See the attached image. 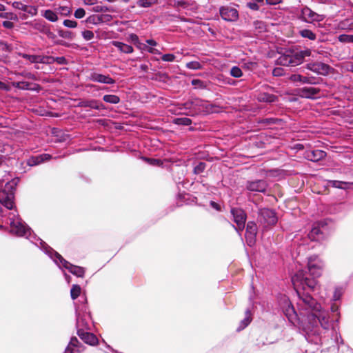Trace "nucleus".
<instances>
[{"label":"nucleus","mask_w":353,"mask_h":353,"mask_svg":"<svg viewBox=\"0 0 353 353\" xmlns=\"http://www.w3.org/2000/svg\"><path fill=\"white\" fill-rule=\"evenodd\" d=\"M292 281L299 298L297 305L300 315L306 317L311 325V331L319 323L323 329L328 330L331 325L328 312L322 310L321 306L309 294L317 284L314 278L310 279L306 272L300 270L292 276Z\"/></svg>","instance_id":"f257e3e1"},{"label":"nucleus","mask_w":353,"mask_h":353,"mask_svg":"<svg viewBox=\"0 0 353 353\" xmlns=\"http://www.w3.org/2000/svg\"><path fill=\"white\" fill-rule=\"evenodd\" d=\"M10 220V232L18 236H24L30 239L33 243L37 245V241H39L41 247L46 252L47 245L44 241L35 236H31V229L29 228L24 221H22L19 215L15 212H10L8 215Z\"/></svg>","instance_id":"f03ea898"},{"label":"nucleus","mask_w":353,"mask_h":353,"mask_svg":"<svg viewBox=\"0 0 353 353\" xmlns=\"http://www.w3.org/2000/svg\"><path fill=\"white\" fill-rule=\"evenodd\" d=\"M311 50H303L298 48L286 49L278 58V63L285 66H296L300 65L304 61L305 57L311 55Z\"/></svg>","instance_id":"7ed1b4c3"},{"label":"nucleus","mask_w":353,"mask_h":353,"mask_svg":"<svg viewBox=\"0 0 353 353\" xmlns=\"http://www.w3.org/2000/svg\"><path fill=\"white\" fill-rule=\"evenodd\" d=\"M46 252L59 267L62 265L64 268L68 269L72 274L78 277L83 276L85 271L83 268L71 264L51 248H46Z\"/></svg>","instance_id":"20e7f679"},{"label":"nucleus","mask_w":353,"mask_h":353,"mask_svg":"<svg viewBox=\"0 0 353 353\" xmlns=\"http://www.w3.org/2000/svg\"><path fill=\"white\" fill-rule=\"evenodd\" d=\"M16 185L15 180L8 181L0 191V203L9 210L14 208V191Z\"/></svg>","instance_id":"39448f33"},{"label":"nucleus","mask_w":353,"mask_h":353,"mask_svg":"<svg viewBox=\"0 0 353 353\" xmlns=\"http://www.w3.org/2000/svg\"><path fill=\"white\" fill-rule=\"evenodd\" d=\"M298 17L303 21L309 23L320 22L325 19V17L323 14L315 12L307 6L301 9L298 14Z\"/></svg>","instance_id":"423d86ee"},{"label":"nucleus","mask_w":353,"mask_h":353,"mask_svg":"<svg viewBox=\"0 0 353 353\" xmlns=\"http://www.w3.org/2000/svg\"><path fill=\"white\" fill-rule=\"evenodd\" d=\"M323 266V262L318 256L314 255L308 258L307 269L310 274L314 277H319L321 275Z\"/></svg>","instance_id":"0eeeda50"},{"label":"nucleus","mask_w":353,"mask_h":353,"mask_svg":"<svg viewBox=\"0 0 353 353\" xmlns=\"http://www.w3.org/2000/svg\"><path fill=\"white\" fill-rule=\"evenodd\" d=\"M280 306L288 320L294 323L296 320L298 314L289 299L286 296H283L280 301Z\"/></svg>","instance_id":"6e6552de"},{"label":"nucleus","mask_w":353,"mask_h":353,"mask_svg":"<svg viewBox=\"0 0 353 353\" xmlns=\"http://www.w3.org/2000/svg\"><path fill=\"white\" fill-rule=\"evenodd\" d=\"M231 214L233 216V221L236 224L235 230L238 232H242L245 228L247 218L245 212L242 209L234 208L231 209Z\"/></svg>","instance_id":"1a4fd4ad"},{"label":"nucleus","mask_w":353,"mask_h":353,"mask_svg":"<svg viewBox=\"0 0 353 353\" xmlns=\"http://www.w3.org/2000/svg\"><path fill=\"white\" fill-rule=\"evenodd\" d=\"M259 220L265 226L272 225L277 222V217L273 210L264 208L259 211Z\"/></svg>","instance_id":"9d476101"},{"label":"nucleus","mask_w":353,"mask_h":353,"mask_svg":"<svg viewBox=\"0 0 353 353\" xmlns=\"http://www.w3.org/2000/svg\"><path fill=\"white\" fill-rule=\"evenodd\" d=\"M221 18L227 21H236L239 19V12L230 6H222L219 8Z\"/></svg>","instance_id":"9b49d317"},{"label":"nucleus","mask_w":353,"mask_h":353,"mask_svg":"<svg viewBox=\"0 0 353 353\" xmlns=\"http://www.w3.org/2000/svg\"><path fill=\"white\" fill-rule=\"evenodd\" d=\"M307 69L321 75H327L330 73L332 68L322 62H314L307 63Z\"/></svg>","instance_id":"f8f14e48"},{"label":"nucleus","mask_w":353,"mask_h":353,"mask_svg":"<svg viewBox=\"0 0 353 353\" xmlns=\"http://www.w3.org/2000/svg\"><path fill=\"white\" fill-rule=\"evenodd\" d=\"M256 234H257L256 224L253 221H249L247 223V227H246L245 239H246L247 244L250 247H252L255 244Z\"/></svg>","instance_id":"ddd939ff"},{"label":"nucleus","mask_w":353,"mask_h":353,"mask_svg":"<svg viewBox=\"0 0 353 353\" xmlns=\"http://www.w3.org/2000/svg\"><path fill=\"white\" fill-rule=\"evenodd\" d=\"M268 184L264 180L248 181L246 183L245 188L250 192H265Z\"/></svg>","instance_id":"4468645a"},{"label":"nucleus","mask_w":353,"mask_h":353,"mask_svg":"<svg viewBox=\"0 0 353 353\" xmlns=\"http://www.w3.org/2000/svg\"><path fill=\"white\" fill-rule=\"evenodd\" d=\"M90 79L94 82L105 84H114L115 83V80L110 77L109 75H104L97 72L91 73Z\"/></svg>","instance_id":"2eb2a0df"},{"label":"nucleus","mask_w":353,"mask_h":353,"mask_svg":"<svg viewBox=\"0 0 353 353\" xmlns=\"http://www.w3.org/2000/svg\"><path fill=\"white\" fill-rule=\"evenodd\" d=\"M77 334L81 339L89 345H94L98 343L97 336L92 333L79 330Z\"/></svg>","instance_id":"dca6fc26"},{"label":"nucleus","mask_w":353,"mask_h":353,"mask_svg":"<svg viewBox=\"0 0 353 353\" xmlns=\"http://www.w3.org/2000/svg\"><path fill=\"white\" fill-rule=\"evenodd\" d=\"M77 316V331L79 330H89L90 325L89 321L90 320V314H86L82 316Z\"/></svg>","instance_id":"f3484780"},{"label":"nucleus","mask_w":353,"mask_h":353,"mask_svg":"<svg viewBox=\"0 0 353 353\" xmlns=\"http://www.w3.org/2000/svg\"><path fill=\"white\" fill-rule=\"evenodd\" d=\"M326 156V153L321 150H310L305 153V158L311 161H319L324 159Z\"/></svg>","instance_id":"a211bd4d"},{"label":"nucleus","mask_w":353,"mask_h":353,"mask_svg":"<svg viewBox=\"0 0 353 353\" xmlns=\"http://www.w3.org/2000/svg\"><path fill=\"white\" fill-rule=\"evenodd\" d=\"M51 156L48 154H42L38 156L32 157L28 160V165L30 166L37 165L43 162L50 160Z\"/></svg>","instance_id":"6ab92c4d"},{"label":"nucleus","mask_w":353,"mask_h":353,"mask_svg":"<svg viewBox=\"0 0 353 353\" xmlns=\"http://www.w3.org/2000/svg\"><path fill=\"white\" fill-rule=\"evenodd\" d=\"M79 343L78 339L76 337H72L64 353H80L83 349L79 346Z\"/></svg>","instance_id":"aec40b11"},{"label":"nucleus","mask_w":353,"mask_h":353,"mask_svg":"<svg viewBox=\"0 0 353 353\" xmlns=\"http://www.w3.org/2000/svg\"><path fill=\"white\" fill-rule=\"evenodd\" d=\"M319 92V89L313 87H304L299 91L300 96L305 98H312Z\"/></svg>","instance_id":"412c9836"},{"label":"nucleus","mask_w":353,"mask_h":353,"mask_svg":"<svg viewBox=\"0 0 353 353\" xmlns=\"http://www.w3.org/2000/svg\"><path fill=\"white\" fill-rule=\"evenodd\" d=\"M12 85L14 88L20 89V90H38L39 86L38 85L34 84V87H32V84L27 81H17L12 82Z\"/></svg>","instance_id":"4be33fe9"},{"label":"nucleus","mask_w":353,"mask_h":353,"mask_svg":"<svg viewBox=\"0 0 353 353\" xmlns=\"http://www.w3.org/2000/svg\"><path fill=\"white\" fill-rule=\"evenodd\" d=\"M112 46L116 47L121 52L125 53V54H130L132 53L134 50L132 46L124 43L123 42L117 41H112Z\"/></svg>","instance_id":"5701e85b"},{"label":"nucleus","mask_w":353,"mask_h":353,"mask_svg":"<svg viewBox=\"0 0 353 353\" xmlns=\"http://www.w3.org/2000/svg\"><path fill=\"white\" fill-rule=\"evenodd\" d=\"M307 236L311 241H320L323 239V232L318 226H314Z\"/></svg>","instance_id":"b1692460"},{"label":"nucleus","mask_w":353,"mask_h":353,"mask_svg":"<svg viewBox=\"0 0 353 353\" xmlns=\"http://www.w3.org/2000/svg\"><path fill=\"white\" fill-rule=\"evenodd\" d=\"M81 107H89L95 110H101L103 108V104L97 100L83 101L79 103Z\"/></svg>","instance_id":"393cba45"},{"label":"nucleus","mask_w":353,"mask_h":353,"mask_svg":"<svg viewBox=\"0 0 353 353\" xmlns=\"http://www.w3.org/2000/svg\"><path fill=\"white\" fill-rule=\"evenodd\" d=\"M278 97L267 92H261L257 96V99L261 102L272 103L277 100Z\"/></svg>","instance_id":"a878e982"},{"label":"nucleus","mask_w":353,"mask_h":353,"mask_svg":"<svg viewBox=\"0 0 353 353\" xmlns=\"http://www.w3.org/2000/svg\"><path fill=\"white\" fill-rule=\"evenodd\" d=\"M339 28L344 30H353V18L346 19L339 23Z\"/></svg>","instance_id":"bb28decb"},{"label":"nucleus","mask_w":353,"mask_h":353,"mask_svg":"<svg viewBox=\"0 0 353 353\" xmlns=\"http://www.w3.org/2000/svg\"><path fill=\"white\" fill-rule=\"evenodd\" d=\"M41 15L51 22H56L58 20L57 13L52 10L42 11Z\"/></svg>","instance_id":"cd10ccee"},{"label":"nucleus","mask_w":353,"mask_h":353,"mask_svg":"<svg viewBox=\"0 0 353 353\" xmlns=\"http://www.w3.org/2000/svg\"><path fill=\"white\" fill-rule=\"evenodd\" d=\"M85 299L82 301L81 305L76 306V316H82L83 314H90L87 305L85 304Z\"/></svg>","instance_id":"c85d7f7f"},{"label":"nucleus","mask_w":353,"mask_h":353,"mask_svg":"<svg viewBox=\"0 0 353 353\" xmlns=\"http://www.w3.org/2000/svg\"><path fill=\"white\" fill-rule=\"evenodd\" d=\"M46 37L48 39L53 40L55 44L61 45V46H65V47H70L71 46L70 43H68V42L64 41L63 40H57V41H55V39H56L57 36L51 30L50 31H47Z\"/></svg>","instance_id":"c756f323"},{"label":"nucleus","mask_w":353,"mask_h":353,"mask_svg":"<svg viewBox=\"0 0 353 353\" xmlns=\"http://www.w3.org/2000/svg\"><path fill=\"white\" fill-rule=\"evenodd\" d=\"M158 0H138L137 5L139 8H150L157 4Z\"/></svg>","instance_id":"7c9ffc66"},{"label":"nucleus","mask_w":353,"mask_h":353,"mask_svg":"<svg viewBox=\"0 0 353 353\" xmlns=\"http://www.w3.org/2000/svg\"><path fill=\"white\" fill-rule=\"evenodd\" d=\"M299 34L303 37L308 39L312 41H314L316 39V35L312 30L308 29H303L299 31Z\"/></svg>","instance_id":"2f4dec72"},{"label":"nucleus","mask_w":353,"mask_h":353,"mask_svg":"<svg viewBox=\"0 0 353 353\" xmlns=\"http://www.w3.org/2000/svg\"><path fill=\"white\" fill-rule=\"evenodd\" d=\"M103 100L111 104H117L120 102L119 97L114 94H105L103 96Z\"/></svg>","instance_id":"473e14b6"},{"label":"nucleus","mask_w":353,"mask_h":353,"mask_svg":"<svg viewBox=\"0 0 353 353\" xmlns=\"http://www.w3.org/2000/svg\"><path fill=\"white\" fill-rule=\"evenodd\" d=\"M251 322V318H250V310H246L245 312V317L244 319L241 322L240 327L238 328V330H241L244 329L245 327H247L250 323Z\"/></svg>","instance_id":"72a5a7b5"},{"label":"nucleus","mask_w":353,"mask_h":353,"mask_svg":"<svg viewBox=\"0 0 353 353\" xmlns=\"http://www.w3.org/2000/svg\"><path fill=\"white\" fill-rule=\"evenodd\" d=\"M58 34L61 37L64 38V39H70V40L74 39L76 36L75 33H74L71 31H69V30H59Z\"/></svg>","instance_id":"f704fd0d"},{"label":"nucleus","mask_w":353,"mask_h":353,"mask_svg":"<svg viewBox=\"0 0 353 353\" xmlns=\"http://www.w3.org/2000/svg\"><path fill=\"white\" fill-rule=\"evenodd\" d=\"M330 184L332 187L336 188L345 189V188H347V186L349 183L347 182H344V181L333 180V181H330Z\"/></svg>","instance_id":"c9c22d12"},{"label":"nucleus","mask_w":353,"mask_h":353,"mask_svg":"<svg viewBox=\"0 0 353 353\" xmlns=\"http://www.w3.org/2000/svg\"><path fill=\"white\" fill-rule=\"evenodd\" d=\"M81 287L79 285H73L70 290L71 298L74 300L76 299L81 293Z\"/></svg>","instance_id":"e433bc0d"},{"label":"nucleus","mask_w":353,"mask_h":353,"mask_svg":"<svg viewBox=\"0 0 353 353\" xmlns=\"http://www.w3.org/2000/svg\"><path fill=\"white\" fill-rule=\"evenodd\" d=\"M86 22L94 25L101 23V19L99 15L93 14L87 18Z\"/></svg>","instance_id":"4c0bfd02"},{"label":"nucleus","mask_w":353,"mask_h":353,"mask_svg":"<svg viewBox=\"0 0 353 353\" xmlns=\"http://www.w3.org/2000/svg\"><path fill=\"white\" fill-rule=\"evenodd\" d=\"M230 74L234 78H239L243 76V72L239 67L233 66L230 69Z\"/></svg>","instance_id":"58836bf2"},{"label":"nucleus","mask_w":353,"mask_h":353,"mask_svg":"<svg viewBox=\"0 0 353 353\" xmlns=\"http://www.w3.org/2000/svg\"><path fill=\"white\" fill-rule=\"evenodd\" d=\"M174 123L177 125H189L192 123V121L188 117H179L174 119Z\"/></svg>","instance_id":"ea45409f"},{"label":"nucleus","mask_w":353,"mask_h":353,"mask_svg":"<svg viewBox=\"0 0 353 353\" xmlns=\"http://www.w3.org/2000/svg\"><path fill=\"white\" fill-rule=\"evenodd\" d=\"M21 57L28 60L31 63H39L40 55H30L27 54H21Z\"/></svg>","instance_id":"a19ab883"},{"label":"nucleus","mask_w":353,"mask_h":353,"mask_svg":"<svg viewBox=\"0 0 353 353\" xmlns=\"http://www.w3.org/2000/svg\"><path fill=\"white\" fill-rule=\"evenodd\" d=\"M186 68L190 70H200L203 68V65L199 61H193L187 63Z\"/></svg>","instance_id":"79ce46f5"},{"label":"nucleus","mask_w":353,"mask_h":353,"mask_svg":"<svg viewBox=\"0 0 353 353\" xmlns=\"http://www.w3.org/2000/svg\"><path fill=\"white\" fill-rule=\"evenodd\" d=\"M40 63L52 64L54 63V57L52 56H41L39 57Z\"/></svg>","instance_id":"37998d69"},{"label":"nucleus","mask_w":353,"mask_h":353,"mask_svg":"<svg viewBox=\"0 0 353 353\" xmlns=\"http://www.w3.org/2000/svg\"><path fill=\"white\" fill-rule=\"evenodd\" d=\"M92 10L95 12H113L112 8L99 5L93 7Z\"/></svg>","instance_id":"c03bdc74"},{"label":"nucleus","mask_w":353,"mask_h":353,"mask_svg":"<svg viewBox=\"0 0 353 353\" xmlns=\"http://www.w3.org/2000/svg\"><path fill=\"white\" fill-rule=\"evenodd\" d=\"M339 41L343 43H353V35L341 34Z\"/></svg>","instance_id":"a18cd8bd"},{"label":"nucleus","mask_w":353,"mask_h":353,"mask_svg":"<svg viewBox=\"0 0 353 353\" xmlns=\"http://www.w3.org/2000/svg\"><path fill=\"white\" fill-rule=\"evenodd\" d=\"M12 7L17 10L26 12L27 5L21 1H14L12 3Z\"/></svg>","instance_id":"49530a36"},{"label":"nucleus","mask_w":353,"mask_h":353,"mask_svg":"<svg viewBox=\"0 0 353 353\" xmlns=\"http://www.w3.org/2000/svg\"><path fill=\"white\" fill-rule=\"evenodd\" d=\"M26 12L33 17L37 14L38 9L37 6L27 5Z\"/></svg>","instance_id":"de8ad7c7"},{"label":"nucleus","mask_w":353,"mask_h":353,"mask_svg":"<svg viewBox=\"0 0 353 353\" xmlns=\"http://www.w3.org/2000/svg\"><path fill=\"white\" fill-rule=\"evenodd\" d=\"M192 85H194L195 88L203 89L206 88L205 83L200 79H193L192 81Z\"/></svg>","instance_id":"09e8293b"},{"label":"nucleus","mask_w":353,"mask_h":353,"mask_svg":"<svg viewBox=\"0 0 353 353\" xmlns=\"http://www.w3.org/2000/svg\"><path fill=\"white\" fill-rule=\"evenodd\" d=\"M16 74L18 76L23 77L24 78L28 79H31V80L37 79V77L34 74L29 72H26V71L22 72L21 73H17Z\"/></svg>","instance_id":"8fccbe9b"},{"label":"nucleus","mask_w":353,"mask_h":353,"mask_svg":"<svg viewBox=\"0 0 353 353\" xmlns=\"http://www.w3.org/2000/svg\"><path fill=\"white\" fill-rule=\"evenodd\" d=\"M206 164L203 162H200L194 168V172L196 174H201L205 169Z\"/></svg>","instance_id":"3c124183"},{"label":"nucleus","mask_w":353,"mask_h":353,"mask_svg":"<svg viewBox=\"0 0 353 353\" xmlns=\"http://www.w3.org/2000/svg\"><path fill=\"white\" fill-rule=\"evenodd\" d=\"M63 24L64 26L70 28H74L77 26V22L73 20L65 19L63 21Z\"/></svg>","instance_id":"603ef678"},{"label":"nucleus","mask_w":353,"mask_h":353,"mask_svg":"<svg viewBox=\"0 0 353 353\" xmlns=\"http://www.w3.org/2000/svg\"><path fill=\"white\" fill-rule=\"evenodd\" d=\"M82 36L86 41H90L94 38V33L90 30H84L82 32Z\"/></svg>","instance_id":"864d4df0"},{"label":"nucleus","mask_w":353,"mask_h":353,"mask_svg":"<svg viewBox=\"0 0 353 353\" xmlns=\"http://www.w3.org/2000/svg\"><path fill=\"white\" fill-rule=\"evenodd\" d=\"M175 55L173 54H165L162 56L161 59L166 62H172L175 60Z\"/></svg>","instance_id":"5fc2aeb1"},{"label":"nucleus","mask_w":353,"mask_h":353,"mask_svg":"<svg viewBox=\"0 0 353 353\" xmlns=\"http://www.w3.org/2000/svg\"><path fill=\"white\" fill-rule=\"evenodd\" d=\"M279 120L275 118H266L261 121V123L267 125L276 123Z\"/></svg>","instance_id":"6e6d98bb"},{"label":"nucleus","mask_w":353,"mask_h":353,"mask_svg":"<svg viewBox=\"0 0 353 353\" xmlns=\"http://www.w3.org/2000/svg\"><path fill=\"white\" fill-rule=\"evenodd\" d=\"M85 14V11L83 8H78L76 10V11L74 13V16L77 19H81L83 18Z\"/></svg>","instance_id":"4d7b16f0"},{"label":"nucleus","mask_w":353,"mask_h":353,"mask_svg":"<svg viewBox=\"0 0 353 353\" xmlns=\"http://www.w3.org/2000/svg\"><path fill=\"white\" fill-rule=\"evenodd\" d=\"M301 83H308V84H314V77H307L301 76Z\"/></svg>","instance_id":"13d9d810"},{"label":"nucleus","mask_w":353,"mask_h":353,"mask_svg":"<svg viewBox=\"0 0 353 353\" xmlns=\"http://www.w3.org/2000/svg\"><path fill=\"white\" fill-rule=\"evenodd\" d=\"M100 17L101 19V23L109 22L112 19V17L108 14H100Z\"/></svg>","instance_id":"bf43d9fd"},{"label":"nucleus","mask_w":353,"mask_h":353,"mask_svg":"<svg viewBox=\"0 0 353 353\" xmlns=\"http://www.w3.org/2000/svg\"><path fill=\"white\" fill-rule=\"evenodd\" d=\"M54 62L60 65H66L68 63V61L64 57H54Z\"/></svg>","instance_id":"052dcab7"},{"label":"nucleus","mask_w":353,"mask_h":353,"mask_svg":"<svg viewBox=\"0 0 353 353\" xmlns=\"http://www.w3.org/2000/svg\"><path fill=\"white\" fill-rule=\"evenodd\" d=\"M290 80L292 81L294 83L300 82L301 81V75L298 74H292L290 77Z\"/></svg>","instance_id":"680f3d73"},{"label":"nucleus","mask_w":353,"mask_h":353,"mask_svg":"<svg viewBox=\"0 0 353 353\" xmlns=\"http://www.w3.org/2000/svg\"><path fill=\"white\" fill-rule=\"evenodd\" d=\"M129 39L136 46L139 41L138 36L135 34H130L129 35Z\"/></svg>","instance_id":"e2e57ef3"},{"label":"nucleus","mask_w":353,"mask_h":353,"mask_svg":"<svg viewBox=\"0 0 353 353\" xmlns=\"http://www.w3.org/2000/svg\"><path fill=\"white\" fill-rule=\"evenodd\" d=\"M247 6L252 10H258L259 9V5L254 2H248Z\"/></svg>","instance_id":"0e129e2a"},{"label":"nucleus","mask_w":353,"mask_h":353,"mask_svg":"<svg viewBox=\"0 0 353 353\" xmlns=\"http://www.w3.org/2000/svg\"><path fill=\"white\" fill-rule=\"evenodd\" d=\"M136 46L137 47V48H139L140 50H144V51H146V50L148 49V46L147 45V43H141L140 41L138 42V43L136 45Z\"/></svg>","instance_id":"69168bd1"},{"label":"nucleus","mask_w":353,"mask_h":353,"mask_svg":"<svg viewBox=\"0 0 353 353\" xmlns=\"http://www.w3.org/2000/svg\"><path fill=\"white\" fill-rule=\"evenodd\" d=\"M341 294H342L341 289H338V288L336 289L334 296H333L334 300V301L339 300L341 298Z\"/></svg>","instance_id":"338daca9"},{"label":"nucleus","mask_w":353,"mask_h":353,"mask_svg":"<svg viewBox=\"0 0 353 353\" xmlns=\"http://www.w3.org/2000/svg\"><path fill=\"white\" fill-rule=\"evenodd\" d=\"M59 9L60 10V12L62 14L68 15L70 13V10L69 8H68L66 6H61Z\"/></svg>","instance_id":"774afa93"}]
</instances>
